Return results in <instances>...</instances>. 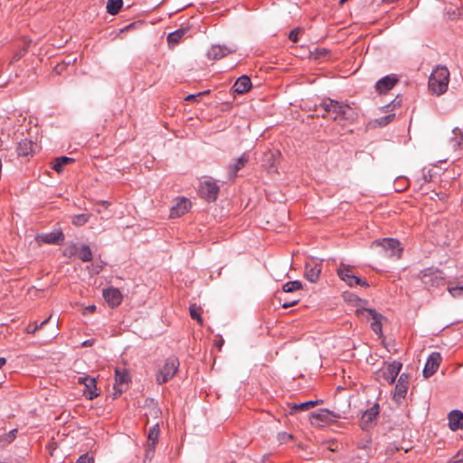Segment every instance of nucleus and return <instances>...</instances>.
Returning <instances> with one entry per match:
<instances>
[{"label":"nucleus","mask_w":463,"mask_h":463,"mask_svg":"<svg viewBox=\"0 0 463 463\" xmlns=\"http://www.w3.org/2000/svg\"><path fill=\"white\" fill-rule=\"evenodd\" d=\"M134 25H135V24H130L127 25V26L124 28V30L128 31V30H129L130 28L134 27Z\"/></svg>","instance_id":"nucleus-53"},{"label":"nucleus","mask_w":463,"mask_h":463,"mask_svg":"<svg viewBox=\"0 0 463 463\" xmlns=\"http://www.w3.org/2000/svg\"><path fill=\"white\" fill-rule=\"evenodd\" d=\"M319 54L321 56H326L328 54V52L326 49H322L321 51H319Z\"/></svg>","instance_id":"nucleus-52"},{"label":"nucleus","mask_w":463,"mask_h":463,"mask_svg":"<svg viewBox=\"0 0 463 463\" xmlns=\"http://www.w3.org/2000/svg\"><path fill=\"white\" fill-rule=\"evenodd\" d=\"M202 308L201 307L196 306L195 304H192L189 307V313L193 319L197 320L200 325H203V317L201 316Z\"/></svg>","instance_id":"nucleus-32"},{"label":"nucleus","mask_w":463,"mask_h":463,"mask_svg":"<svg viewBox=\"0 0 463 463\" xmlns=\"http://www.w3.org/2000/svg\"><path fill=\"white\" fill-rule=\"evenodd\" d=\"M19 58H20V57H19L18 55H15V56L14 57V60H18Z\"/></svg>","instance_id":"nucleus-57"},{"label":"nucleus","mask_w":463,"mask_h":463,"mask_svg":"<svg viewBox=\"0 0 463 463\" xmlns=\"http://www.w3.org/2000/svg\"><path fill=\"white\" fill-rule=\"evenodd\" d=\"M159 434L160 430L158 424H156L152 428H150L147 435V448L146 451V457H148L150 452H154L156 445L158 442Z\"/></svg>","instance_id":"nucleus-24"},{"label":"nucleus","mask_w":463,"mask_h":463,"mask_svg":"<svg viewBox=\"0 0 463 463\" xmlns=\"http://www.w3.org/2000/svg\"><path fill=\"white\" fill-rule=\"evenodd\" d=\"M122 5V0H109L107 4V12L111 15H115L120 11Z\"/></svg>","instance_id":"nucleus-30"},{"label":"nucleus","mask_w":463,"mask_h":463,"mask_svg":"<svg viewBox=\"0 0 463 463\" xmlns=\"http://www.w3.org/2000/svg\"><path fill=\"white\" fill-rule=\"evenodd\" d=\"M235 52V50L226 45H213L208 51V57L212 60H220L225 57L227 54Z\"/></svg>","instance_id":"nucleus-21"},{"label":"nucleus","mask_w":463,"mask_h":463,"mask_svg":"<svg viewBox=\"0 0 463 463\" xmlns=\"http://www.w3.org/2000/svg\"><path fill=\"white\" fill-rule=\"evenodd\" d=\"M33 144L31 140L22 139L16 146V152L19 156H27L33 153Z\"/></svg>","instance_id":"nucleus-25"},{"label":"nucleus","mask_w":463,"mask_h":463,"mask_svg":"<svg viewBox=\"0 0 463 463\" xmlns=\"http://www.w3.org/2000/svg\"><path fill=\"white\" fill-rule=\"evenodd\" d=\"M449 427L451 430L456 431L463 429V412L454 410L449 413Z\"/></svg>","instance_id":"nucleus-23"},{"label":"nucleus","mask_w":463,"mask_h":463,"mask_svg":"<svg viewBox=\"0 0 463 463\" xmlns=\"http://www.w3.org/2000/svg\"><path fill=\"white\" fill-rule=\"evenodd\" d=\"M191 207V202L187 198L180 199L170 210V217L177 218L185 214Z\"/></svg>","instance_id":"nucleus-20"},{"label":"nucleus","mask_w":463,"mask_h":463,"mask_svg":"<svg viewBox=\"0 0 463 463\" xmlns=\"http://www.w3.org/2000/svg\"><path fill=\"white\" fill-rule=\"evenodd\" d=\"M90 218V215L87 213L76 214L72 217V223L75 226H82L89 222Z\"/></svg>","instance_id":"nucleus-33"},{"label":"nucleus","mask_w":463,"mask_h":463,"mask_svg":"<svg viewBox=\"0 0 463 463\" xmlns=\"http://www.w3.org/2000/svg\"><path fill=\"white\" fill-rule=\"evenodd\" d=\"M376 243L382 246L386 251H389L390 256L401 257L402 248L400 246V241L392 238H385L382 241H376Z\"/></svg>","instance_id":"nucleus-15"},{"label":"nucleus","mask_w":463,"mask_h":463,"mask_svg":"<svg viewBox=\"0 0 463 463\" xmlns=\"http://www.w3.org/2000/svg\"><path fill=\"white\" fill-rule=\"evenodd\" d=\"M78 257L83 262H90L92 260V251L88 245H82L78 250Z\"/></svg>","instance_id":"nucleus-29"},{"label":"nucleus","mask_w":463,"mask_h":463,"mask_svg":"<svg viewBox=\"0 0 463 463\" xmlns=\"http://www.w3.org/2000/svg\"><path fill=\"white\" fill-rule=\"evenodd\" d=\"M301 288L302 283L299 280L288 281L282 286V290L285 293H292Z\"/></svg>","instance_id":"nucleus-31"},{"label":"nucleus","mask_w":463,"mask_h":463,"mask_svg":"<svg viewBox=\"0 0 463 463\" xmlns=\"http://www.w3.org/2000/svg\"><path fill=\"white\" fill-rule=\"evenodd\" d=\"M209 92H210V90H205V91L199 92L197 94H190L185 98V100L197 101L199 99V98H201L202 96H203L205 94H208Z\"/></svg>","instance_id":"nucleus-40"},{"label":"nucleus","mask_w":463,"mask_h":463,"mask_svg":"<svg viewBox=\"0 0 463 463\" xmlns=\"http://www.w3.org/2000/svg\"><path fill=\"white\" fill-rule=\"evenodd\" d=\"M199 194L207 201L213 202L218 197L219 186L213 182L205 181L201 184Z\"/></svg>","instance_id":"nucleus-11"},{"label":"nucleus","mask_w":463,"mask_h":463,"mask_svg":"<svg viewBox=\"0 0 463 463\" xmlns=\"http://www.w3.org/2000/svg\"><path fill=\"white\" fill-rule=\"evenodd\" d=\"M277 439L279 444H286L293 439V435L288 432H279L278 433Z\"/></svg>","instance_id":"nucleus-37"},{"label":"nucleus","mask_w":463,"mask_h":463,"mask_svg":"<svg viewBox=\"0 0 463 463\" xmlns=\"http://www.w3.org/2000/svg\"><path fill=\"white\" fill-rule=\"evenodd\" d=\"M73 161V158L68 156L57 157L53 162L52 169L57 173H61L64 169V166Z\"/></svg>","instance_id":"nucleus-28"},{"label":"nucleus","mask_w":463,"mask_h":463,"mask_svg":"<svg viewBox=\"0 0 463 463\" xmlns=\"http://www.w3.org/2000/svg\"><path fill=\"white\" fill-rule=\"evenodd\" d=\"M298 34H299V30L298 28L296 29H293L289 32L288 33V38L291 42L293 43H298Z\"/></svg>","instance_id":"nucleus-43"},{"label":"nucleus","mask_w":463,"mask_h":463,"mask_svg":"<svg viewBox=\"0 0 463 463\" xmlns=\"http://www.w3.org/2000/svg\"><path fill=\"white\" fill-rule=\"evenodd\" d=\"M340 418L341 415L339 412L331 411L327 409H320L317 412L311 413L310 421L313 425L321 426Z\"/></svg>","instance_id":"nucleus-7"},{"label":"nucleus","mask_w":463,"mask_h":463,"mask_svg":"<svg viewBox=\"0 0 463 463\" xmlns=\"http://www.w3.org/2000/svg\"><path fill=\"white\" fill-rule=\"evenodd\" d=\"M321 270V262L312 260L306 263L304 276L308 281L315 283L319 279Z\"/></svg>","instance_id":"nucleus-16"},{"label":"nucleus","mask_w":463,"mask_h":463,"mask_svg":"<svg viewBox=\"0 0 463 463\" xmlns=\"http://www.w3.org/2000/svg\"><path fill=\"white\" fill-rule=\"evenodd\" d=\"M380 413L379 403H373L369 409L365 410L361 417V427L365 430L375 424Z\"/></svg>","instance_id":"nucleus-9"},{"label":"nucleus","mask_w":463,"mask_h":463,"mask_svg":"<svg viewBox=\"0 0 463 463\" xmlns=\"http://www.w3.org/2000/svg\"><path fill=\"white\" fill-rule=\"evenodd\" d=\"M356 314L358 316H365L368 320H371V329L379 336L383 335V320L384 317L373 308H357Z\"/></svg>","instance_id":"nucleus-6"},{"label":"nucleus","mask_w":463,"mask_h":463,"mask_svg":"<svg viewBox=\"0 0 463 463\" xmlns=\"http://www.w3.org/2000/svg\"><path fill=\"white\" fill-rule=\"evenodd\" d=\"M249 162V156L242 154L240 157L234 160L233 163L230 164L227 167V175L230 181H234L237 177V173L242 169Z\"/></svg>","instance_id":"nucleus-14"},{"label":"nucleus","mask_w":463,"mask_h":463,"mask_svg":"<svg viewBox=\"0 0 463 463\" xmlns=\"http://www.w3.org/2000/svg\"><path fill=\"white\" fill-rule=\"evenodd\" d=\"M462 462H463V450L462 451H458L449 461V463H462Z\"/></svg>","instance_id":"nucleus-42"},{"label":"nucleus","mask_w":463,"mask_h":463,"mask_svg":"<svg viewBox=\"0 0 463 463\" xmlns=\"http://www.w3.org/2000/svg\"><path fill=\"white\" fill-rule=\"evenodd\" d=\"M94 343L93 339H88L82 343L83 346H91Z\"/></svg>","instance_id":"nucleus-49"},{"label":"nucleus","mask_w":463,"mask_h":463,"mask_svg":"<svg viewBox=\"0 0 463 463\" xmlns=\"http://www.w3.org/2000/svg\"><path fill=\"white\" fill-rule=\"evenodd\" d=\"M37 239L43 243L61 245L62 244L65 236L61 231H54L49 233L38 235Z\"/></svg>","instance_id":"nucleus-18"},{"label":"nucleus","mask_w":463,"mask_h":463,"mask_svg":"<svg viewBox=\"0 0 463 463\" xmlns=\"http://www.w3.org/2000/svg\"><path fill=\"white\" fill-rule=\"evenodd\" d=\"M288 408L290 414H295L298 413V411H308V407L306 404V402L301 403H288Z\"/></svg>","instance_id":"nucleus-34"},{"label":"nucleus","mask_w":463,"mask_h":463,"mask_svg":"<svg viewBox=\"0 0 463 463\" xmlns=\"http://www.w3.org/2000/svg\"><path fill=\"white\" fill-rule=\"evenodd\" d=\"M299 300H300L299 298H295V299H293V301L286 300L282 303V307L288 308L290 307H293V306L297 305L299 302Z\"/></svg>","instance_id":"nucleus-44"},{"label":"nucleus","mask_w":463,"mask_h":463,"mask_svg":"<svg viewBox=\"0 0 463 463\" xmlns=\"http://www.w3.org/2000/svg\"><path fill=\"white\" fill-rule=\"evenodd\" d=\"M128 381V373L127 371H120L119 369L115 370V385L114 389L118 390V392H122L121 385L127 383Z\"/></svg>","instance_id":"nucleus-27"},{"label":"nucleus","mask_w":463,"mask_h":463,"mask_svg":"<svg viewBox=\"0 0 463 463\" xmlns=\"http://www.w3.org/2000/svg\"><path fill=\"white\" fill-rule=\"evenodd\" d=\"M78 383L85 386L83 394L87 399L93 400L99 396V392H97V382L95 378L90 376H80L78 379Z\"/></svg>","instance_id":"nucleus-10"},{"label":"nucleus","mask_w":463,"mask_h":463,"mask_svg":"<svg viewBox=\"0 0 463 463\" xmlns=\"http://www.w3.org/2000/svg\"><path fill=\"white\" fill-rule=\"evenodd\" d=\"M323 401L322 400H317V401H308V402H306V404L307 405L308 407V410L315 407L316 405H318L320 403H322Z\"/></svg>","instance_id":"nucleus-46"},{"label":"nucleus","mask_w":463,"mask_h":463,"mask_svg":"<svg viewBox=\"0 0 463 463\" xmlns=\"http://www.w3.org/2000/svg\"><path fill=\"white\" fill-rule=\"evenodd\" d=\"M441 360V355L438 352H432L429 355L423 369V375L425 378L432 376L437 372Z\"/></svg>","instance_id":"nucleus-12"},{"label":"nucleus","mask_w":463,"mask_h":463,"mask_svg":"<svg viewBox=\"0 0 463 463\" xmlns=\"http://www.w3.org/2000/svg\"><path fill=\"white\" fill-rule=\"evenodd\" d=\"M402 104V99H400L399 96H397L392 101V103L388 104L386 106V108H390V107H392V109L396 108V107H400Z\"/></svg>","instance_id":"nucleus-45"},{"label":"nucleus","mask_w":463,"mask_h":463,"mask_svg":"<svg viewBox=\"0 0 463 463\" xmlns=\"http://www.w3.org/2000/svg\"><path fill=\"white\" fill-rule=\"evenodd\" d=\"M17 430H12L8 433L0 436V441H4L5 443H11L16 438Z\"/></svg>","instance_id":"nucleus-36"},{"label":"nucleus","mask_w":463,"mask_h":463,"mask_svg":"<svg viewBox=\"0 0 463 463\" xmlns=\"http://www.w3.org/2000/svg\"><path fill=\"white\" fill-rule=\"evenodd\" d=\"M251 87L252 83L250 78L247 75H242L236 80L232 86V90L238 94H244L247 93L251 89Z\"/></svg>","instance_id":"nucleus-22"},{"label":"nucleus","mask_w":463,"mask_h":463,"mask_svg":"<svg viewBox=\"0 0 463 463\" xmlns=\"http://www.w3.org/2000/svg\"><path fill=\"white\" fill-rule=\"evenodd\" d=\"M410 383V375L408 373H402L395 385L393 393V401L400 404L405 399Z\"/></svg>","instance_id":"nucleus-8"},{"label":"nucleus","mask_w":463,"mask_h":463,"mask_svg":"<svg viewBox=\"0 0 463 463\" xmlns=\"http://www.w3.org/2000/svg\"><path fill=\"white\" fill-rule=\"evenodd\" d=\"M101 204L105 205L106 207L109 204L108 201H102Z\"/></svg>","instance_id":"nucleus-54"},{"label":"nucleus","mask_w":463,"mask_h":463,"mask_svg":"<svg viewBox=\"0 0 463 463\" xmlns=\"http://www.w3.org/2000/svg\"><path fill=\"white\" fill-rule=\"evenodd\" d=\"M319 106L326 113L322 118L328 116L335 121H354L357 118V112L349 104L327 98Z\"/></svg>","instance_id":"nucleus-1"},{"label":"nucleus","mask_w":463,"mask_h":463,"mask_svg":"<svg viewBox=\"0 0 463 463\" xmlns=\"http://www.w3.org/2000/svg\"><path fill=\"white\" fill-rule=\"evenodd\" d=\"M346 1H347V0H340V1H339V4H340V5H343V4H344V3H345Z\"/></svg>","instance_id":"nucleus-56"},{"label":"nucleus","mask_w":463,"mask_h":463,"mask_svg":"<svg viewBox=\"0 0 463 463\" xmlns=\"http://www.w3.org/2000/svg\"><path fill=\"white\" fill-rule=\"evenodd\" d=\"M448 290L454 298L463 297V284L459 286H454L452 283H449Z\"/></svg>","instance_id":"nucleus-35"},{"label":"nucleus","mask_w":463,"mask_h":463,"mask_svg":"<svg viewBox=\"0 0 463 463\" xmlns=\"http://www.w3.org/2000/svg\"><path fill=\"white\" fill-rule=\"evenodd\" d=\"M180 363L179 359L172 355L165 359L163 367L156 375V381L158 384H163L170 381L177 373Z\"/></svg>","instance_id":"nucleus-3"},{"label":"nucleus","mask_w":463,"mask_h":463,"mask_svg":"<svg viewBox=\"0 0 463 463\" xmlns=\"http://www.w3.org/2000/svg\"><path fill=\"white\" fill-rule=\"evenodd\" d=\"M76 253V246H73L72 250H71V254Z\"/></svg>","instance_id":"nucleus-55"},{"label":"nucleus","mask_w":463,"mask_h":463,"mask_svg":"<svg viewBox=\"0 0 463 463\" xmlns=\"http://www.w3.org/2000/svg\"><path fill=\"white\" fill-rule=\"evenodd\" d=\"M103 297L109 307H116L122 302V294L116 288H109L103 290Z\"/></svg>","instance_id":"nucleus-19"},{"label":"nucleus","mask_w":463,"mask_h":463,"mask_svg":"<svg viewBox=\"0 0 463 463\" xmlns=\"http://www.w3.org/2000/svg\"><path fill=\"white\" fill-rule=\"evenodd\" d=\"M52 318V316H50L49 317H47L46 319H44L43 322H41L40 324H38V327L39 329L43 328Z\"/></svg>","instance_id":"nucleus-47"},{"label":"nucleus","mask_w":463,"mask_h":463,"mask_svg":"<svg viewBox=\"0 0 463 463\" xmlns=\"http://www.w3.org/2000/svg\"><path fill=\"white\" fill-rule=\"evenodd\" d=\"M418 277L428 288H438L445 281L443 272L432 267L421 270Z\"/></svg>","instance_id":"nucleus-4"},{"label":"nucleus","mask_w":463,"mask_h":463,"mask_svg":"<svg viewBox=\"0 0 463 463\" xmlns=\"http://www.w3.org/2000/svg\"><path fill=\"white\" fill-rule=\"evenodd\" d=\"M94 456L90 453L82 454L79 457L76 463H94Z\"/></svg>","instance_id":"nucleus-39"},{"label":"nucleus","mask_w":463,"mask_h":463,"mask_svg":"<svg viewBox=\"0 0 463 463\" xmlns=\"http://www.w3.org/2000/svg\"><path fill=\"white\" fill-rule=\"evenodd\" d=\"M187 27L180 28L175 32H172L167 36V42L170 46H174L181 41V39L188 33Z\"/></svg>","instance_id":"nucleus-26"},{"label":"nucleus","mask_w":463,"mask_h":463,"mask_svg":"<svg viewBox=\"0 0 463 463\" xmlns=\"http://www.w3.org/2000/svg\"><path fill=\"white\" fill-rule=\"evenodd\" d=\"M96 310V306L90 305L85 308V312L93 313Z\"/></svg>","instance_id":"nucleus-48"},{"label":"nucleus","mask_w":463,"mask_h":463,"mask_svg":"<svg viewBox=\"0 0 463 463\" xmlns=\"http://www.w3.org/2000/svg\"><path fill=\"white\" fill-rule=\"evenodd\" d=\"M399 81L396 74H389L383 77L375 83V90L378 93L383 94L392 90Z\"/></svg>","instance_id":"nucleus-13"},{"label":"nucleus","mask_w":463,"mask_h":463,"mask_svg":"<svg viewBox=\"0 0 463 463\" xmlns=\"http://www.w3.org/2000/svg\"><path fill=\"white\" fill-rule=\"evenodd\" d=\"M395 115L394 114H389L387 116H384V117H382L380 118H377L375 120V122L381 126V127H383V126H386L388 125L390 122L392 121V119L394 118Z\"/></svg>","instance_id":"nucleus-38"},{"label":"nucleus","mask_w":463,"mask_h":463,"mask_svg":"<svg viewBox=\"0 0 463 463\" xmlns=\"http://www.w3.org/2000/svg\"><path fill=\"white\" fill-rule=\"evenodd\" d=\"M6 364V359L0 357V369Z\"/></svg>","instance_id":"nucleus-51"},{"label":"nucleus","mask_w":463,"mask_h":463,"mask_svg":"<svg viewBox=\"0 0 463 463\" xmlns=\"http://www.w3.org/2000/svg\"><path fill=\"white\" fill-rule=\"evenodd\" d=\"M223 342L224 341H223L222 338L215 341V345L218 347L219 350H221V348H222V346L223 345Z\"/></svg>","instance_id":"nucleus-50"},{"label":"nucleus","mask_w":463,"mask_h":463,"mask_svg":"<svg viewBox=\"0 0 463 463\" xmlns=\"http://www.w3.org/2000/svg\"><path fill=\"white\" fill-rule=\"evenodd\" d=\"M402 367V364L401 362H392L387 365L385 369L383 370V377L388 382L389 384H392L395 382Z\"/></svg>","instance_id":"nucleus-17"},{"label":"nucleus","mask_w":463,"mask_h":463,"mask_svg":"<svg viewBox=\"0 0 463 463\" xmlns=\"http://www.w3.org/2000/svg\"><path fill=\"white\" fill-rule=\"evenodd\" d=\"M449 82V71L447 67L439 65L429 78V90L437 95L444 94Z\"/></svg>","instance_id":"nucleus-2"},{"label":"nucleus","mask_w":463,"mask_h":463,"mask_svg":"<svg viewBox=\"0 0 463 463\" xmlns=\"http://www.w3.org/2000/svg\"><path fill=\"white\" fill-rule=\"evenodd\" d=\"M336 273L341 280L345 281L349 287L361 286L368 288V282L353 274L352 267L345 263H341L336 269Z\"/></svg>","instance_id":"nucleus-5"},{"label":"nucleus","mask_w":463,"mask_h":463,"mask_svg":"<svg viewBox=\"0 0 463 463\" xmlns=\"http://www.w3.org/2000/svg\"><path fill=\"white\" fill-rule=\"evenodd\" d=\"M39 329L38 327V323L37 322H33V323H30L26 328H25V331L27 334H35V332Z\"/></svg>","instance_id":"nucleus-41"}]
</instances>
